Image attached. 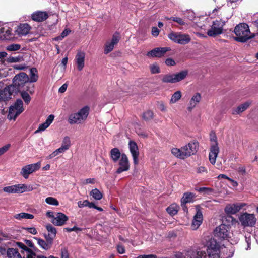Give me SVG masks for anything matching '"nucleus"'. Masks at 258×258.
Masks as SVG:
<instances>
[{
    "mask_svg": "<svg viewBox=\"0 0 258 258\" xmlns=\"http://www.w3.org/2000/svg\"><path fill=\"white\" fill-rule=\"evenodd\" d=\"M165 63L168 66H174L176 64L175 61L172 58H167L165 61Z\"/></svg>",
    "mask_w": 258,
    "mask_h": 258,
    "instance_id": "052dcab7",
    "label": "nucleus"
},
{
    "mask_svg": "<svg viewBox=\"0 0 258 258\" xmlns=\"http://www.w3.org/2000/svg\"><path fill=\"white\" fill-rule=\"evenodd\" d=\"M7 253L9 258H22L18 250L15 248H9Z\"/></svg>",
    "mask_w": 258,
    "mask_h": 258,
    "instance_id": "c9c22d12",
    "label": "nucleus"
},
{
    "mask_svg": "<svg viewBox=\"0 0 258 258\" xmlns=\"http://www.w3.org/2000/svg\"><path fill=\"white\" fill-rule=\"evenodd\" d=\"M95 183V179L94 178H88L85 179L83 181L84 184H94Z\"/></svg>",
    "mask_w": 258,
    "mask_h": 258,
    "instance_id": "0e129e2a",
    "label": "nucleus"
},
{
    "mask_svg": "<svg viewBox=\"0 0 258 258\" xmlns=\"http://www.w3.org/2000/svg\"><path fill=\"white\" fill-rule=\"evenodd\" d=\"M186 17L188 20L193 21L195 18V14L192 11H188Z\"/></svg>",
    "mask_w": 258,
    "mask_h": 258,
    "instance_id": "6e6d98bb",
    "label": "nucleus"
},
{
    "mask_svg": "<svg viewBox=\"0 0 258 258\" xmlns=\"http://www.w3.org/2000/svg\"><path fill=\"white\" fill-rule=\"evenodd\" d=\"M245 205L243 203L228 204L225 208V212L228 214H235L239 211Z\"/></svg>",
    "mask_w": 258,
    "mask_h": 258,
    "instance_id": "a211bd4d",
    "label": "nucleus"
},
{
    "mask_svg": "<svg viewBox=\"0 0 258 258\" xmlns=\"http://www.w3.org/2000/svg\"><path fill=\"white\" fill-rule=\"evenodd\" d=\"M229 227L225 224H221L216 227L214 235L220 239H227L229 238Z\"/></svg>",
    "mask_w": 258,
    "mask_h": 258,
    "instance_id": "ddd939ff",
    "label": "nucleus"
},
{
    "mask_svg": "<svg viewBox=\"0 0 258 258\" xmlns=\"http://www.w3.org/2000/svg\"><path fill=\"white\" fill-rule=\"evenodd\" d=\"M88 203V200H84L83 201H80L78 202V206L79 208H82L87 206Z\"/></svg>",
    "mask_w": 258,
    "mask_h": 258,
    "instance_id": "680f3d73",
    "label": "nucleus"
},
{
    "mask_svg": "<svg viewBox=\"0 0 258 258\" xmlns=\"http://www.w3.org/2000/svg\"><path fill=\"white\" fill-rule=\"evenodd\" d=\"M203 221V215L202 212L197 208V213L194 217V219L191 224L192 229H197L201 224Z\"/></svg>",
    "mask_w": 258,
    "mask_h": 258,
    "instance_id": "393cba45",
    "label": "nucleus"
},
{
    "mask_svg": "<svg viewBox=\"0 0 258 258\" xmlns=\"http://www.w3.org/2000/svg\"><path fill=\"white\" fill-rule=\"evenodd\" d=\"M171 152L173 155L177 158L180 159H184V155L182 150V147L180 149L174 148L171 150Z\"/></svg>",
    "mask_w": 258,
    "mask_h": 258,
    "instance_id": "58836bf2",
    "label": "nucleus"
},
{
    "mask_svg": "<svg viewBox=\"0 0 258 258\" xmlns=\"http://www.w3.org/2000/svg\"><path fill=\"white\" fill-rule=\"evenodd\" d=\"M151 72L152 74L160 73L159 67L157 64H153L150 66Z\"/></svg>",
    "mask_w": 258,
    "mask_h": 258,
    "instance_id": "3c124183",
    "label": "nucleus"
},
{
    "mask_svg": "<svg viewBox=\"0 0 258 258\" xmlns=\"http://www.w3.org/2000/svg\"><path fill=\"white\" fill-rule=\"evenodd\" d=\"M37 241L38 245L41 247L43 249L45 250H48L50 248L52 245V241L49 240L47 242L45 241L43 239H41L39 238H35Z\"/></svg>",
    "mask_w": 258,
    "mask_h": 258,
    "instance_id": "2f4dec72",
    "label": "nucleus"
},
{
    "mask_svg": "<svg viewBox=\"0 0 258 258\" xmlns=\"http://www.w3.org/2000/svg\"><path fill=\"white\" fill-rule=\"evenodd\" d=\"M20 95L25 104H28L30 102L31 98L28 92L22 91L20 92Z\"/></svg>",
    "mask_w": 258,
    "mask_h": 258,
    "instance_id": "c03bdc74",
    "label": "nucleus"
},
{
    "mask_svg": "<svg viewBox=\"0 0 258 258\" xmlns=\"http://www.w3.org/2000/svg\"><path fill=\"white\" fill-rule=\"evenodd\" d=\"M33 190V187L32 185H27L25 184H15L3 188V191L8 194H22Z\"/></svg>",
    "mask_w": 258,
    "mask_h": 258,
    "instance_id": "0eeeda50",
    "label": "nucleus"
},
{
    "mask_svg": "<svg viewBox=\"0 0 258 258\" xmlns=\"http://www.w3.org/2000/svg\"><path fill=\"white\" fill-rule=\"evenodd\" d=\"M22 58L20 56H10L8 58V61L10 62H17L22 60Z\"/></svg>",
    "mask_w": 258,
    "mask_h": 258,
    "instance_id": "864d4df0",
    "label": "nucleus"
},
{
    "mask_svg": "<svg viewBox=\"0 0 258 258\" xmlns=\"http://www.w3.org/2000/svg\"><path fill=\"white\" fill-rule=\"evenodd\" d=\"M45 202L47 204L51 205L58 206L59 205V202L57 200L51 197L46 198Z\"/></svg>",
    "mask_w": 258,
    "mask_h": 258,
    "instance_id": "a18cd8bd",
    "label": "nucleus"
},
{
    "mask_svg": "<svg viewBox=\"0 0 258 258\" xmlns=\"http://www.w3.org/2000/svg\"><path fill=\"white\" fill-rule=\"evenodd\" d=\"M11 144H8L5 146L2 147L0 148V156L3 155L5 153H6L10 148Z\"/></svg>",
    "mask_w": 258,
    "mask_h": 258,
    "instance_id": "5fc2aeb1",
    "label": "nucleus"
},
{
    "mask_svg": "<svg viewBox=\"0 0 258 258\" xmlns=\"http://www.w3.org/2000/svg\"><path fill=\"white\" fill-rule=\"evenodd\" d=\"M25 229L30 233L35 235L37 233L36 229L34 227L26 228Z\"/></svg>",
    "mask_w": 258,
    "mask_h": 258,
    "instance_id": "e2e57ef3",
    "label": "nucleus"
},
{
    "mask_svg": "<svg viewBox=\"0 0 258 258\" xmlns=\"http://www.w3.org/2000/svg\"><path fill=\"white\" fill-rule=\"evenodd\" d=\"M21 46L18 44H11L7 46V49L9 51H16L20 49Z\"/></svg>",
    "mask_w": 258,
    "mask_h": 258,
    "instance_id": "09e8293b",
    "label": "nucleus"
},
{
    "mask_svg": "<svg viewBox=\"0 0 258 258\" xmlns=\"http://www.w3.org/2000/svg\"><path fill=\"white\" fill-rule=\"evenodd\" d=\"M211 147L209 154V159L210 163L214 165L216 163V158L219 152L217 138L214 134L210 135Z\"/></svg>",
    "mask_w": 258,
    "mask_h": 258,
    "instance_id": "423d86ee",
    "label": "nucleus"
},
{
    "mask_svg": "<svg viewBox=\"0 0 258 258\" xmlns=\"http://www.w3.org/2000/svg\"><path fill=\"white\" fill-rule=\"evenodd\" d=\"M130 151L133 158L134 163L137 165L139 163V151L138 146L136 142L133 141H130L128 143Z\"/></svg>",
    "mask_w": 258,
    "mask_h": 258,
    "instance_id": "6ab92c4d",
    "label": "nucleus"
},
{
    "mask_svg": "<svg viewBox=\"0 0 258 258\" xmlns=\"http://www.w3.org/2000/svg\"><path fill=\"white\" fill-rule=\"evenodd\" d=\"M160 30L156 27H153L152 29L151 33L152 35L154 37H157L159 35Z\"/></svg>",
    "mask_w": 258,
    "mask_h": 258,
    "instance_id": "13d9d810",
    "label": "nucleus"
},
{
    "mask_svg": "<svg viewBox=\"0 0 258 258\" xmlns=\"http://www.w3.org/2000/svg\"><path fill=\"white\" fill-rule=\"evenodd\" d=\"M54 118V116L53 115H50L45 122L39 125L38 128L35 131V133L37 134L45 130L52 122Z\"/></svg>",
    "mask_w": 258,
    "mask_h": 258,
    "instance_id": "cd10ccee",
    "label": "nucleus"
},
{
    "mask_svg": "<svg viewBox=\"0 0 258 258\" xmlns=\"http://www.w3.org/2000/svg\"><path fill=\"white\" fill-rule=\"evenodd\" d=\"M61 146L69 149L71 146V140L69 137L66 136L63 138Z\"/></svg>",
    "mask_w": 258,
    "mask_h": 258,
    "instance_id": "49530a36",
    "label": "nucleus"
},
{
    "mask_svg": "<svg viewBox=\"0 0 258 258\" xmlns=\"http://www.w3.org/2000/svg\"><path fill=\"white\" fill-rule=\"evenodd\" d=\"M17 245L23 250L24 252H26L27 258L31 256L34 255L35 253L30 248H29L26 245L21 243L17 242Z\"/></svg>",
    "mask_w": 258,
    "mask_h": 258,
    "instance_id": "72a5a7b5",
    "label": "nucleus"
},
{
    "mask_svg": "<svg viewBox=\"0 0 258 258\" xmlns=\"http://www.w3.org/2000/svg\"><path fill=\"white\" fill-rule=\"evenodd\" d=\"M48 17V13L46 11H37L31 14L32 19L36 22H42Z\"/></svg>",
    "mask_w": 258,
    "mask_h": 258,
    "instance_id": "b1692460",
    "label": "nucleus"
},
{
    "mask_svg": "<svg viewBox=\"0 0 258 258\" xmlns=\"http://www.w3.org/2000/svg\"><path fill=\"white\" fill-rule=\"evenodd\" d=\"M157 108L162 112H166L167 111V107L165 104L162 102H158Z\"/></svg>",
    "mask_w": 258,
    "mask_h": 258,
    "instance_id": "603ef678",
    "label": "nucleus"
},
{
    "mask_svg": "<svg viewBox=\"0 0 258 258\" xmlns=\"http://www.w3.org/2000/svg\"><path fill=\"white\" fill-rule=\"evenodd\" d=\"M89 112V108L85 106L78 112L71 114L68 118V122L70 124H81L87 119Z\"/></svg>",
    "mask_w": 258,
    "mask_h": 258,
    "instance_id": "f03ea898",
    "label": "nucleus"
},
{
    "mask_svg": "<svg viewBox=\"0 0 258 258\" xmlns=\"http://www.w3.org/2000/svg\"><path fill=\"white\" fill-rule=\"evenodd\" d=\"M250 104V102L247 101L239 105L236 108L232 109V113L234 115L240 114L246 110L249 107Z\"/></svg>",
    "mask_w": 258,
    "mask_h": 258,
    "instance_id": "c85d7f7f",
    "label": "nucleus"
},
{
    "mask_svg": "<svg viewBox=\"0 0 258 258\" xmlns=\"http://www.w3.org/2000/svg\"><path fill=\"white\" fill-rule=\"evenodd\" d=\"M13 87L10 86L0 90V101H5L10 99L12 93L15 92Z\"/></svg>",
    "mask_w": 258,
    "mask_h": 258,
    "instance_id": "5701e85b",
    "label": "nucleus"
},
{
    "mask_svg": "<svg viewBox=\"0 0 258 258\" xmlns=\"http://www.w3.org/2000/svg\"><path fill=\"white\" fill-rule=\"evenodd\" d=\"M29 78V82L31 83L36 82L38 80V71L35 68H32L30 70V77Z\"/></svg>",
    "mask_w": 258,
    "mask_h": 258,
    "instance_id": "f704fd0d",
    "label": "nucleus"
},
{
    "mask_svg": "<svg viewBox=\"0 0 258 258\" xmlns=\"http://www.w3.org/2000/svg\"><path fill=\"white\" fill-rule=\"evenodd\" d=\"M187 74L188 72L186 70L175 74H166L163 76L162 81L166 83H175L183 80Z\"/></svg>",
    "mask_w": 258,
    "mask_h": 258,
    "instance_id": "1a4fd4ad",
    "label": "nucleus"
},
{
    "mask_svg": "<svg viewBox=\"0 0 258 258\" xmlns=\"http://www.w3.org/2000/svg\"><path fill=\"white\" fill-rule=\"evenodd\" d=\"M119 168L116 170V173L120 174L124 171H127L130 168V163L127 156L123 153L121 158L118 160Z\"/></svg>",
    "mask_w": 258,
    "mask_h": 258,
    "instance_id": "2eb2a0df",
    "label": "nucleus"
},
{
    "mask_svg": "<svg viewBox=\"0 0 258 258\" xmlns=\"http://www.w3.org/2000/svg\"><path fill=\"white\" fill-rule=\"evenodd\" d=\"M198 143L190 142L187 145L182 147V150L185 158L195 154L197 152Z\"/></svg>",
    "mask_w": 258,
    "mask_h": 258,
    "instance_id": "4468645a",
    "label": "nucleus"
},
{
    "mask_svg": "<svg viewBox=\"0 0 258 258\" xmlns=\"http://www.w3.org/2000/svg\"><path fill=\"white\" fill-rule=\"evenodd\" d=\"M66 148L61 146V147L56 150H55L53 152H52L51 154H50L47 158L48 159H51L54 158V157L56 156L59 154L63 153H64L67 150H68Z\"/></svg>",
    "mask_w": 258,
    "mask_h": 258,
    "instance_id": "4c0bfd02",
    "label": "nucleus"
},
{
    "mask_svg": "<svg viewBox=\"0 0 258 258\" xmlns=\"http://www.w3.org/2000/svg\"><path fill=\"white\" fill-rule=\"evenodd\" d=\"M169 50L168 47H157L148 52L147 56L149 57H161Z\"/></svg>",
    "mask_w": 258,
    "mask_h": 258,
    "instance_id": "aec40b11",
    "label": "nucleus"
},
{
    "mask_svg": "<svg viewBox=\"0 0 258 258\" xmlns=\"http://www.w3.org/2000/svg\"><path fill=\"white\" fill-rule=\"evenodd\" d=\"M170 19L177 23L179 25L182 26L183 27L181 29L185 28V29H187L189 28L188 23L181 18L178 17H170Z\"/></svg>",
    "mask_w": 258,
    "mask_h": 258,
    "instance_id": "7c9ffc66",
    "label": "nucleus"
},
{
    "mask_svg": "<svg viewBox=\"0 0 258 258\" xmlns=\"http://www.w3.org/2000/svg\"><path fill=\"white\" fill-rule=\"evenodd\" d=\"M29 76L24 72L16 75L13 79V84L11 86L14 89L15 92L19 91L25 84L28 82Z\"/></svg>",
    "mask_w": 258,
    "mask_h": 258,
    "instance_id": "39448f33",
    "label": "nucleus"
},
{
    "mask_svg": "<svg viewBox=\"0 0 258 258\" xmlns=\"http://www.w3.org/2000/svg\"><path fill=\"white\" fill-rule=\"evenodd\" d=\"M31 26L27 23L20 24L15 30V33L19 36H26L31 29Z\"/></svg>",
    "mask_w": 258,
    "mask_h": 258,
    "instance_id": "412c9836",
    "label": "nucleus"
},
{
    "mask_svg": "<svg viewBox=\"0 0 258 258\" xmlns=\"http://www.w3.org/2000/svg\"><path fill=\"white\" fill-rule=\"evenodd\" d=\"M24 110L23 101L21 99H17L14 104L10 107L8 117L10 120H15Z\"/></svg>",
    "mask_w": 258,
    "mask_h": 258,
    "instance_id": "9d476101",
    "label": "nucleus"
},
{
    "mask_svg": "<svg viewBox=\"0 0 258 258\" xmlns=\"http://www.w3.org/2000/svg\"><path fill=\"white\" fill-rule=\"evenodd\" d=\"M179 206L176 204H173L168 207L166 210L167 212L171 215H174L177 214L179 210Z\"/></svg>",
    "mask_w": 258,
    "mask_h": 258,
    "instance_id": "79ce46f5",
    "label": "nucleus"
},
{
    "mask_svg": "<svg viewBox=\"0 0 258 258\" xmlns=\"http://www.w3.org/2000/svg\"><path fill=\"white\" fill-rule=\"evenodd\" d=\"M85 53L81 51H79L75 58V63L78 71H81L85 66Z\"/></svg>",
    "mask_w": 258,
    "mask_h": 258,
    "instance_id": "4be33fe9",
    "label": "nucleus"
},
{
    "mask_svg": "<svg viewBox=\"0 0 258 258\" xmlns=\"http://www.w3.org/2000/svg\"><path fill=\"white\" fill-rule=\"evenodd\" d=\"M225 24V21L221 19L214 21L211 28L207 31V35L213 37L220 35L223 32V27Z\"/></svg>",
    "mask_w": 258,
    "mask_h": 258,
    "instance_id": "6e6552de",
    "label": "nucleus"
},
{
    "mask_svg": "<svg viewBox=\"0 0 258 258\" xmlns=\"http://www.w3.org/2000/svg\"><path fill=\"white\" fill-rule=\"evenodd\" d=\"M110 156L113 161L114 162H116L120 158H121L122 154L120 153L118 149L114 148L111 150L110 152Z\"/></svg>",
    "mask_w": 258,
    "mask_h": 258,
    "instance_id": "c756f323",
    "label": "nucleus"
},
{
    "mask_svg": "<svg viewBox=\"0 0 258 258\" xmlns=\"http://www.w3.org/2000/svg\"><path fill=\"white\" fill-rule=\"evenodd\" d=\"M195 197V196L192 193H188L186 192L185 193L182 198L181 199V205L185 204L188 203H191L192 202L194 201V198Z\"/></svg>",
    "mask_w": 258,
    "mask_h": 258,
    "instance_id": "473e14b6",
    "label": "nucleus"
},
{
    "mask_svg": "<svg viewBox=\"0 0 258 258\" xmlns=\"http://www.w3.org/2000/svg\"><path fill=\"white\" fill-rule=\"evenodd\" d=\"M120 39L119 34L115 33L112 36L110 41L106 42L104 47V53L108 54L114 48V45L117 44Z\"/></svg>",
    "mask_w": 258,
    "mask_h": 258,
    "instance_id": "dca6fc26",
    "label": "nucleus"
},
{
    "mask_svg": "<svg viewBox=\"0 0 258 258\" xmlns=\"http://www.w3.org/2000/svg\"><path fill=\"white\" fill-rule=\"evenodd\" d=\"M13 67L16 70H24L28 68V66L26 64H16Z\"/></svg>",
    "mask_w": 258,
    "mask_h": 258,
    "instance_id": "bf43d9fd",
    "label": "nucleus"
},
{
    "mask_svg": "<svg viewBox=\"0 0 258 258\" xmlns=\"http://www.w3.org/2000/svg\"><path fill=\"white\" fill-rule=\"evenodd\" d=\"M138 258H157V256L154 254L141 255Z\"/></svg>",
    "mask_w": 258,
    "mask_h": 258,
    "instance_id": "338daca9",
    "label": "nucleus"
},
{
    "mask_svg": "<svg viewBox=\"0 0 258 258\" xmlns=\"http://www.w3.org/2000/svg\"><path fill=\"white\" fill-rule=\"evenodd\" d=\"M14 217L15 218L18 220H21L22 219H32L34 218L33 215L26 213H21L17 214L15 215Z\"/></svg>",
    "mask_w": 258,
    "mask_h": 258,
    "instance_id": "ea45409f",
    "label": "nucleus"
},
{
    "mask_svg": "<svg viewBox=\"0 0 258 258\" xmlns=\"http://www.w3.org/2000/svg\"><path fill=\"white\" fill-rule=\"evenodd\" d=\"M40 167V162L29 164L24 166L22 168L20 173L24 178L27 179L30 174L39 170Z\"/></svg>",
    "mask_w": 258,
    "mask_h": 258,
    "instance_id": "f8f14e48",
    "label": "nucleus"
},
{
    "mask_svg": "<svg viewBox=\"0 0 258 258\" xmlns=\"http://www.w3.org/2000/svg\"><path fill=\"white\" fill-rule=\"evenodd\" d=\"M234 31L236 35L234 40L238 42H245L254 36L253 34L250 33L249 26L246 23L237 25Z\"/></svg>",
    "mask_w": 258,
    "mask_h": 258,
    "instance_id": "f257e3e1",
    "label": "nucleus"
},
{
    "mask_svg": "<svg viewBox=\"0 0 258 258\" xmlns=\"http://www.w3.org/2000/svg\"><path fill=\"white\" fill-rule=\"evenodd\" d=\"M221 7H217L215 8L211 13L212 16H221Z\"/></svg>",
    "mask_w": 258,
    "mask_h": 258,
    "instance_id": "8fccbe9b",
    "label": "nucleus"
},
{
    "mask_svg": "<svg viewBox=\"0 0 258 258\" xmlns=\"http://www.w3.org/2000/svg\"><path fill=\"white\" fill-rule=\"evenodd\" d=\"M239 221L244 227H252L256 222V218L253 214L244 213L239 217Z\"/></svg>",
    "mask_w": 258,
    "mask_h": 258,
    "instance_id": "9b49d317",
    "label": "nucleus"
},
{
    "mask_svg": "<svg viewBox=\"0 0 258 258\" xmlns=\"http://www.w3.org/2000/svg\"><path fill=\"white\" fill-rule=\"evenodd\" d=\"M176 256L177 258H206V254L205 251L201 250L189 251L184 255L182 253H178Z\"/></svg>",
    "mask_w": 258,
    "mask_h": 258,
    "instance_id": "f3484780",
    "label": "nucleus"
},
{
    "mask_svg": "<svg viewBox=\"0 0 258 258\" xmlns=\"http://www.w3.org/2000/svg\"><path fill=\"white\" fill-rule=\"evenodd\" d=\"M24 91L29 92L30 94H33L34 93V85H28L26 87V89Z\"/></svg>",
    "mask_w": 258,
    "mask_h": 258,
    "instance_id": "4d7b16f0",
    "label": "nucleus"
},
{
    "mask_svg": "<svg viewBox=\"0 0 258 258\" xmlns=\"http://www.w3.org/2000/svg\"><path fill=\"white\" fill-rule=\"evenodd\" d=\"M182 97V93L180 91H177L172 95L169 101L171 104H174L178 101Z\"/></svg>",
    "mask_w": 258,
    "mask_h": 258,
    "instance_id": "e433bc0d",
    "label": "nucleus"
},
{
    "mask_svg": "<svg viewBox=\"0 0 258 258\" xmlns=\"http://www.w3.org/2000/svg\"><path fill=\"white\" fill-rule=\"evenodd\" d=\"M201 100V96L200 93H196L194 94L191 99L189 101V102L188 104L187 110L189 111H191L194 108H195L197 105L200 102Z\"/></svg>",
    "mask_w": 258,
    "mask_h": 258,
    "instance_id": "bb28decb",
    "label": "nucleus"
},
{
    "mask_svg": "<svg viewBox=\"0 0 258 258\" xmlns=\"http://www.w3.org/2000/svg\"><path fill=\"white\" fill-rule=\"evenodd\" d=\"M90 195L93 197V198L96 200H100L102 198V194L101 192L97 188H95L91 191Z\"/></svg>",
    "mask_w": 258,
    "mask_h": 258,
    "instance_id": "37998d69",
    "label": "nucleus"
},
{
    "mask_svg": "<svg viewBox=\"0 0 258 258\" xmlns=\"http://www.w3.org/2000/svg\"><path fill=\"white\" fill-rule=\"evenodd\" d=\"M64 230H66L67 232H71V231H81V229L80 228L77 227L76 226L73 227L72 228H64Z\"/></svg>",
    "mask_w": 258,
    "mask_h": 258,
    "instance_id": "69168bd1",
    "label": "nucleus"
},
{
    "mask_svg": "<svg viewBox=\"0 0 258 258\" xmlns=\"http://www.w3.org/2000/svg\"><path fill=\"white\" fill-rule=\"evenodd\" d=\"M68 220V217L62 213H57L52 220L53 224L57 226H62Z\"/></svg>",
    "mask_w": 258,
    "mask_h": 258,
    "instance_id": "a878e982",
    "label": "nucleus"
},
{
    "mask_svg": "<svg viewBox=\"0 0 258 258\" xmlns=\"http://www.w3.org/2000/svg\"><path fill=\"white\" fill-rule=\"evenodd\" d=\"M46 229L49 232L48 235L50 237V240L52 241L53 238L55 237L56 234V229L52 226L51 224L46 226Z\"/></svg>",
    "mask_w": 258,
    "mask_h": 258,
    "instance_id": "a19ab883",
    "label": "nucleus"
},
{
    "mask_svg": "<svg viewBox=\"0 0 258 258\" xmlns=\"http://www.w3.org/2000/svg\"><path fill=\"white\" fill-rule=\"evenodd\" d=\"M203 244L207 247V251L210 258H219V245L216 241L207 237L202 241Z\"/></svg>",
    "mask_w": 258,
    "mask_h": 258,
    "instance_id": "7ed1b4c3",
    "label": "nucleus"
},
{
    "mask_svg": "<svg viewBox=\"0 0 258 258\" xmlns=\"http://www.w3.org/2000/svg\"><path fill=\"white\" fill-rule=\"evenodd\" d=\"M154 117V113L151 110L145 112L143 114V118L146 120L152 119Z\"/></svg>",
    "mask_w": 258,
    "mask_h": 258,
    "instance_id": "de8ad7c7",
    "label": "nucleus"
},
{
    "mask_svg": "<svg viewBox=\"0 0 258 258\" xmlns=\"http://www.w3.org/2000/svg\"><path fill=\"white\" fill-rule=\"evenodd\" d=\"M67 87V84H64L59 88L58 92L61 93H64L66 91Z\"/></svg>",
    "mask_w": 258,
    "mask_h": 258,
    "instance_id": "774afa93",
    "label": "nucleus"
},
{
    "mask_svg": "<svg viewBox=\"0 0 258 258\" xmlns=\"http://www.w3.org/2000/svg\"><path fill=\"white\" fill-rule=\"evenodd\" d=\"M168 37L173 42L181 45L189 43L191 40L190 35L181 32L172 31L168 35Z\"/></svg>",
    "mask_w": 258,
    "mask_h": 258,
    "instance_id": "20e7f679",
    "label": "nucleus"
}]
</instances>
